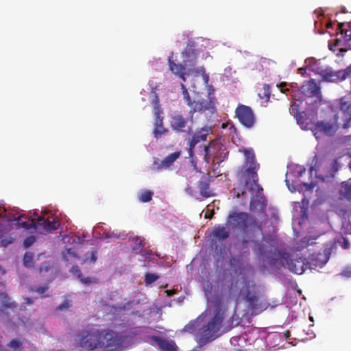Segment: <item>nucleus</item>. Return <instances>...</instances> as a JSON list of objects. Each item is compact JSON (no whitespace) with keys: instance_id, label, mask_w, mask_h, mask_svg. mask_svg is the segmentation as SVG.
Returning <instances> with one entry per match:
<instances>
[{"instance_id":"nucleus-35","label":"nucleus","mask_w":351,"mask_h":351,"mask_svg":"<svg viewBox=\"0 0 351 351\" xmlns=\"http://www.w3.org/2000/svg\"><path fill=\"white\" fill-rule=\"evenodd\" d=\"M78 277L80 278V281L84 285L95 284L97 282V280L95 278L92 279L90 277L83 278L81 275H79Z\"/></svg>"},{"instance_id":"nucleus-54","label":"nucleus","mask_w":351,"mask_h":351,"mask_svg":"<svg viewBox=\"0 0 351 351\" xmlns=\"http://www.w3.org/2000/svg\"><path fill=\"white\" fill-rule=\"evenodd\" d=\"M154 134H155V138H160V137L161 136V135H162V133H158V132H156V133H154Z\"/></svg>"},{"instance_id":"nucleus-52","label":"nucleus","mask_w":351,"mask_h":351,"mask_svg":"<svg viewBox=\"0 0 351 351\" xmlns=\"http://www.w3.org/2000/svg\"><path fill=\"white\" fill-rule=\"evenodd\" d=\"M305 172V169L304 168H300V171H298V175L299 176H301L302 175L303 173Z\"/></svg>"},{"instance_id":"nucleus-15","label":"nucleus","mask_w":351,"mask_h":351,"mask_svg":"<svg viewBox=\"0 0 351 351\" xmlns=\"http://www.w3.org/2000/svg\"><path fill=\"white\" fill-rule=\"evenodd\" d=\"M60 223L56 218L50 220L49 218L39 217L36 221V228L41 233L47 234L58 229Z\"/></svg>"},{"instance_id":"nucleus-58","label":"nucleus","mask_w":351,"mask_h":351,"mask_svg":"<svg viewBox=\"0 0 351 351\" xmlns=\"http://www.w3.org/2000/svg\"><path fill=\"white\" fill-rule=\"evenodd\" d=\"M266 87L268 88L267 86L265 85V95L269 96V93H267V90H266Z\"/></svg>"},{"instance_id":"nucleus-11","label":"nucleus","mask_w":351,"mask_h":351,"mask_svg":"<svg viewBox=\"0 0 351 351\" xmlns=\"http://www.w3.org/2000/svg\"><path fill=\"white\" fill-rule=\"evenodd\" d=\"M236 115L239 122L246 128H251L255 123V117L252 110L246 106L239 105L236 110Z\"/></svg>"},{"instance_id":"nucleus-48","label":"nucleus","mask_w":351,"mask_h":351,"mask_svg":"<svg viewBox=\"0 0 351 351\" xmlns=\"http://www.w3.org/2000/svg\"><path fill=\"white\" fill-rule=\"evenodd\" d=\"M306 69H307L306 67V68H302V67L300 68V69H298V73L299 74L302 75V76H304V75L306 73Z\"/></svg>"},{"instance_id":"nucleus-38","label":"nucleus","mask_w":351,"mask_h":351,"mask_svg":"<svg viewBox=\"0 0 351 351\" xmlns=\"http://www.w3.org/2000/svg\"><path fill=\"white\" fill-rule=\"evenodd\" d=\"M304 112H301L300 114H297L295 117L296 119V121H297V123L298 125H301V128L302 129H304L303 128V125L304 123V122L303 121V118L304 117Z\"/></svg>"},{"instance_id":"nucleus-51","label":"nucleus","mask_w":351,"mask_h":351,"mask_svg":"<svg viewBox=\"0 0 351 351\" xmlns=\"http://www.w3.org/2000/svg\"><path fill=\"white\" fill-rule=\"evenodd\" d=\"M350 243L346 239H343V248L348 249L349 247Z\"/></svg>"},{"instance_id":"nucleus-12","label":"nucleus","mask_w":351,"mask_h":351,"mask_svg":"<svg viewBox=\"0 0 351 351\" xmlns=\"http://www.w3.org/2000/svg\"><path fill=\"white\" fill-rule=\"evenodd\" d=\"M169 66L170 71L176 76L186 82V76L193 75V70L192 68L187 67L185 64L184 65L176 63L173 60V54L168 58Z\"/></svg>"},{"instance_id":"nucleus-19","label":"nucleus","mask_w":351,"mask_h":351,"mask_svg":"<svg viewBox=\"0 0 351 351\" xmlns=\"http://www.w3.org/2000/svg\"><path fill=\"white\" fill-rule=\"evenodd\" d=\"M149 341H154L161 351H176L177 346L174 341H169L156 335L149 337Z\"/></svg>"},{"instance_id":"nucleus-24","label":"nucleus","mask_w":351,"mask_h":351,"mask_svg":"<svg viewBox=\"0 0 351 351\" xmlns=\"http://www.w3.org/2000/svg\"><path fill=\"white\" fill-rule=\"evenodd\" d=\"M0 300L1 306L5 309L16 307V304L10 301V299L6 293H0Z\"/></svg>"},{"instance_id":"nucleus-26","label":"nucleus","mask_w":351,"mask_h":351,"mask_svg":"<svg viewBox=\"0 0 351 351\" xmlns=\"http://www.w3.org/2000/svg\"><path fill=\"white\" fill-rule=\"evenodd\" d=\"M341 193L346 199H351V183L348 182L342 183Z\"/></svg>"},{"instance_id":"nucleus-10","label":"nucleus","mask_w":351,"mask_h":351,"mask_svg":"<svg viewBox=\"0 0 351 351\" xmlns=\"http://www.w3.org/2000/svg\"><path fill=\"white\" fill-rule=\"evenodd\" d=\"M183 63L189 68H192L193 70V75L195 77L201 76L202 74L199 71V69L204 68L203 66L195 67L198 60L200 58V49L197 48L193 42H189L182 52Z\"/></svg>"},{"instance_id":"nucleus-59","label":"nucleus","mask_w":351,"mask_h":351,"mask_svg":"<svg viewBox=\"0 0 351 351\" xmlns=\"http://www.w3.org/2000/svg\"><path fill=\"white\" fill-rule=\"evenodd\" d=\"M331 26H332V24H331V23H328V24H327V25H326V27H327V28H328H328H330Z\"/></svg>"},{"instance_id":"nucleus-39","label":"nucleus","mask_w":351,"mask_h":351,"mask_svg":"<svg viewBox=\"0 0 351 351\" xmlns=\"http://www.w3.org/2000/svg\"><path fill=\"white\" fill-rule=\"evenodd\" d=\"M289 112H290V114H292L293 116H295L297 114H300V112H298V105L295 103V102H293L290 108H289Z\"/></svg>"},{"instance_id":"nucleus-8","label":"nucleus","mask_w":351,"mask_h":351,"mask_svg":"<svg viewBox=\"0 0 351 351\" xmlns=\"http://www.w3.org/2000/svg\"><path fill=\"white\" fill-rule=\"evenodd\" d=\"M278 86L280 89V91L284 93H286L291 90V94L293 97H296L294 91L298 90L306 97H315V102L320 101V88L313 80L304 82L302 86H301L300 88L297 83H291L288 84L286 82H281Z\"/></svg>"},{"instance_id":"nucleus-14","label":"nucleus","mask_w":351,"mask_h":351,"mask_svg":"<svg viewBox=\"0 0 351 351\" xmlns=\"http://www.w3.org/2000/svg\"><path fill=\"white\" fill-rule=\"evenodd\" d=\"M181 151L175 152L169 154L162 160L155 158L153 162V169L155 171H160L163 169L170 167L174 162L180 156Z\"/></svg>"},{"instance_id":"nucleus-7","label":"nucleus","mask_w":351,"mask_h":351,"mask_svg":"<svg viewBox=\"0 0 351 351\" xmlns=\"http://www.w3.org/2000/svg\"><path fill=\"white\" fill-rule=\"evenodd\" d=\"M235 221L239 228L247 236L250 232L258 231L262 232L263 221H258L252 215L244 213H232L228 215V223Z\"/></svg>"},{"instance_id":"nucleus-23","label":"nucleus","mask_w":351,"mask_h":351,"mask_svg":"<svg viewBox=\"0 0 351 351\" xmlns=\"http://www.w3.org/2000/svg\"><path fill=\"white\" fill-rule=\"evenodd\" d=\"M213 237L219 241H223L230 237V231L223 225H217L214 227Z\"/></svg>"},{"instance_id":"nucleus-25","label":"nucleus","mask_w":351,"mask_h":351,"mask_svg":"<svg viewBox=\"0 0 351 351\" xmlns=\"http://www.w3.org/2000/svg\"><path fill=\"white\" fill-rule=\"evenodd\" d=\"M154 193L149 190H145L138 195L139 200L143 203H147L152 199Z\"/></svg>"},{"instance_id":"nucleus-30","label":"nucleus","mask_w":351,"mask_h":351,"mask_svg":"<svg viewBox=\"0 0 351 351\" xmlns=\"http://www.w3.org/2000/svg\"><path fill=\"white\" fill-rule=\"evenodd\" d=\"M238 280L232 281L229 287V295H236L239 293V287L237 285Z\"/></svg>"},{"instance_id":"nucleus-40","label":"nucleus","mask_w":351,"mask_h":351,"mask_svg":"<svg viewBox=\"0 0 351 351\" xmlns=\"http://www.w3.org/2000/svg\"><path fill=\"white\" fill-rule=\"evenodd\" d=\"M204 151L205 152L204 160L206 163L209 162V153H210V145H204Z\"/></svg>"},{"instance_id":"nucleus-37","label":"nucleus","mask_w":351,"mask_h":351,"mask_svg":"<svg viewBox=\"0 0 351 351\" xmlns=\"http://www.w3.org/2000/svg\"><path fill=\"white\" fill-rule=\"evenodd\" d=\"M134 250H138V249L142 248L144 246V245L143 243V240L140 237H135L134 239Z\"/></svg>"},{"instance_id":"nucleus-64","label":"nucleus","mask_w":351,"mask_h":351,"mask_svg":"<svg viewBox=\"0 0 351 351\" xmlns=\"http://www.w3.org/2000/svg\"><path fill=\"white\" fill-rule=\"evenodd\" d=\"M210 217H211V216H210V217H207V215H205V218H210Z\"/></svg>"},{"instance_id":"nucleus-6","label":"nucleus","mask_w":351,"mask_h":351,"mask_svg":"<svg viewBox=\"0 0 351 351\" xmlns=\"http://www.w3.org/2000/svg\"><path fill=\"white\" fill-rule=\"evenodd\" d=\"M225 311V308L221 306L220 303L215 304L213 317L202 329L199 340L201 345H205L218 337V332L221 328L224 318Z\"/></svg>"},{"instance_id":"nucleus-31","label":"nucleus","mask_w":351,"mask_h":351,"mask_svg":"<svg viewBox=\"0 0 351 351\" xmlns=\"http://www.w3.org/2000/svg\"><path fill=\"white\" fill-rule=\"evenodd\" d=\"M158 279V276L154 274L147 273L145 274V282L146 285H151Z\"/></svg>"},{"instance_id":"nucleus-56","label":"nucleus","mask_w":351,"mask_h":351,"mask_svg":"<svg viewBox=\"0 0 351 351\" xmlns=\"http://www.w3.org/2000/svg\"><path fill=\"white\" fill-rule=\"evenodd\" d=\"M248 242H249V240H248V239H247L243 238V239H242V243H243V245H244V244H245V243H248Z\"/></svg>"},{"instance_id":"nucleus-34","label":"nucleus","mask_w":351,"mask_h":351,"mask_svg":"<svg viewBox=\"0 0 351 351\" xmlns=\"http://www.w3.org/2000/svg\"><path fill=\"white\" fill-rule=\"evenodd\" d=\"M8 346L14 350H18L22 347V343L19 339H14L8 343Z\"/></svg>"},{"instance_id":"nucleus-20","label":"nucleus","mask_w":351,"mask_h":351,"mask_svg":"<svg viewBox=\"0 0 351 351\" xmlns=\"http://www.w3.org/2000/svg\"><path fill=\"white\" fill-rule=\"evenodd\" d=\"M344 40L343 34L341 33L340 31L336 34V38L332 41L329 42L328 47L331 51L334 52L338 51L337 55L340 56V53L347 51V48L345 44L343 43Z\"/></svg>"},{"instance_id":"nucleus-63","label":"nucleus","mask_w":351,"mask_h":351,"mask_svg":"<svg viewBox=\"0 0 351 351\" xmlns=\"http://www.w3.org/2000/svg\"><path fill=\"white\" fill-rule=\"evenodd\" d=\"M326 134H329L330 136H331L332 134V133H328V132H326Z\"/></svg>"},{"instance_id":"nucleus-47","label":"nucleus","mask_w":351,"mask_h":351,"mask_svg":"<svg viewBox=\"0 0 351 351\" xmlns=\"http://www.w3.org/2000/svg\"><path fill=\"white\" fill-rule=\"evenodd\" d=\"M152 252L149 250H144L142 253V255L145 257L146 259H150L152 256Z\"/></svg>"},{"instance_id":"nucleus-32","label":"nucleus","mask_w":351,"mask_h":351,"mask_svg":"<svg viewBox=\"0 0 351 351\" xmlns=\"http://www.w3.org/2000/svg\"><path fill=\"white\" fill-rule=\"evenodd\" d=\"M181 86H182V94H183L184 99L185 100V101L186 102V104L189 106H192V102H191L189 94L186 88H185V86L183 84H181Z\"/></svg>"},{"instance_id":"nucleus-46","label":"nucleus","mask_w":351,"mask_h":351,"mask_svg":"<svg viewBox=\"0 0 351 351\" xmlns=\"http://www.w3.org/2000/svg\"><path fill=\"white\" fill-rule=\"evenodd\" d=\"M200 58L202 59L206 60L208 58H212V57L210 56V54L208 52H205L200 50Z\"/></svg>"},{"instance_id":"nucleus-1","label":"nucleus","mask_w":351,"mask_h":351,"mask_svg":"<svg viewBox=\"0 0 351 351\" xmlns=\"http://www.w3.org/2000/svg\"><path fill=\"white\" fill-rule=\"evenodd\" d=\"M128 336L110 329L90 327L77 333L75 343L85 351H117L122 348L124 339Z\"/></svg>"},{"instance_id":"nucleus-22","label":"nucleus","mask_w":351,"mask_h":351,"mask_svg":"<svg viewBox=\"0 0 351 351\" xmlns=\"http://www.w3.org/2000/svg\"><path fill=\"white\" fill-rule=\"evenodd\" d=\"M23 217V215H19L16 217L15 215L12 214L11 216L8 217V220L10 221H16L19 226L27 230L31 229L32 228H36V221L34 219L23 221L21 220Z\"/></svg>"},{"instance_id":"nucleus-28","label":"nucleus","mask_w":351,"mask_h":351,"mask_svg":"<svg viewBox=\"0 0 351 351\" xmlns=\"http://www.w3.org/2000/svg\"><path fill=\"white\" fill-rule=\"evenodd\" d=\"M246 300L248 302L250 307L252 309L256 308L258 306V298L255 295H250L247 294L246 295Z\"/></svg>"},{"instance_id":"nucleus-41","label":"nucleus","mask_w":351,"mask_h":351,"mask_svg":"<svg viewBox=\"0 0 351 351\" xmlns=\"http://www.w3.org/2000/svg\"><path fill=\"white\" fill-rule=\"evenodd\" d=\"M71 302L68 300L64 301L63 303L59 304L57 307L58 310L62 311L66 308H69L71 306Z\"/></svg>"},{"instance_id":"nucleus-16","label":"nucleus","mask_w":351,"mask_h":351,"mask_svg":"<svg viewBox=\"0 0 351 351\" xmlns=\"http://www.w3.org/2000/svg\"><path fill=\"white\" fill-rule=\"evenodd\" d=\"M211 180L212 176L209 173H203L198 182V188L199 189L200 194L205 198H208L213 195V193L210 190Z\"/></svg>"},{"instance_id":"nucleus-4","label":"nucleus","mask_w":351,"mask_h":351,"mask_svg":"<svg viewBox=\"0 0 351 351\" xmlns=\"http://www.w3.org/2000/svg\"><path fill=\"white\" fill-rule=\"evenodd\" d=\"M331 110L334 112L339 110L344 117L343 122L342 123H339L338 121L339 114H335L332 120H324L317 123L316 129L317 132H335L339 129L340 125H343V128H346L347 123L344 121L348 119L351 113V99L348 97H343L335 101L331 105Z\"/></svg>"},{"instance_id":"nucleus-13","label":"nucleus","mask_w":351,"mask_h":351,"mask_svg":"<svg viewBox=\"0 0 351 351\" xmlns=\"http://www.w3.org/2000/svg\"><path fill=\"white\" fill-rule=\"evenodd\" d=\"M208 133L203 134L202 135H197L196 133H195L191 138H190L188 140L187 143V151H188V155L189 158L190 159V162L191 165L193 167L194 169L196 171H198L197 165V159L194 155L193 149L195 147V145L201 142L204 141L206 140Z\"/></svg>"},{"instance_id":"nucleus-62","label":"nucleus","mask_w":351,"mask_h":351,"mask_svg":"<svg viewBox=\"0 0 351 351\" xmlns=\"http://www.w3.org/2000/svg\"><path fill=\"white\" fill-rule=\"evenodd\" d=\"M313 167H311L310 168V171H311V172H312V171H313Z\"/></svg>"},{"instance_id":"nucleus-2","label":"nucleus","mask_w":351,"mask_h":351,"mask_svg":"<svg viewBox=\"0 0 351 351\" xmlns=\"http://www.w3.org/2000/svg\"><path fill=\"white\" fill-rule=\"evenodd\" d=\"M239 151L243 152L245 155V162L240 168L241 180L250 191H257V195L250 201V210L251 211L260 210L264 217L263 221H266L267 217L265 213V199L261 194L263 189L258 183V176L257 172L260 168V165L256 160L252 148L239 149Z\"/></svg>"},{"instance_id":"nucleus-27","label":"nucleus","mask_w":351,"mask_h":351,"mask_svg":"<svg viewBox=\"0 0 351 351\" xmlns=\"http://www.w3.org/2000/svg\"><path fill=\"white\" fill-rule=\"evenodd\" d=\"M23 265L26 267H32L34 265V254L31 252H26L23 256Z\"/></svg>"},{"instance_id":"nucleus-53","label":"nucleus","mask_w":351,"mask_h":351,"mask_svg":"<svg viewBox=\"0 0 351 351\" xmlns=\"http://www.w3.org/2000/svg\"><path fill=\"white\" fill-rule=\"evenodd\" d=\"M211 130V128H202L201 132H209V130Z\"/></svg>"},{"instance_id":"nucleus-55","label":"nucleus","mask_w":351,"mask_h":351,"mask_svg":"<svg viewBox=\"0 0 351 351\" xmlns=\"http://www.w3.org/2000/svg\"><path fill=\"white\" fill-rule=\"evenodd\" d=\"M67 253L69 254H72V255L74 254V252H73L71 248H69V249L67 250Z\"/></svg>"},{"instance_id":"nucleus-29","label":"nucleus","mask_w":351,"mask_h":351,"mask_svg":"<svg viewBox=\"0 0 351 351\" xmlns=\"http://www.w3.org/2000/svg\"><path fill=\"white\" fill-rule=\"evenodd\" d=\"M48 289H49L48 285H45L44 286L35 287L32 288V291L36 292L37 293L40 295L42 298H47V297L49 296V295H43V293H45Z\"/></svg>"},{"instance_id":"nucleus-43","label":"nucleus","mask_w":351,"mask_h":351,"mask_svg":"<svg viewBox=\"0 0 351 351\" xmlns=\"http://www.w3.org/2000/svg\"><path fill=\"white\" fill-rule=\"evenodd\" d=\"M302 185L305 187L306 191H312L315 186V184L313 182H311L310 184L303 183Z\"/></svg>"},{"instance_id":"nucleus-5","label":"nucleus","mask_w":351,"mask_h":351,"mask_svg":"<svg viewBox=\"0 0 351 351\" xmlns=\"http://www.w3.org/2000/svg\"><path fill=\"white\" fill-rule=\"evenodd\" d=\"M305 64L308 70L320 75L324 81L328 82L344 80L351 75V64L346 69L337 71H333L330 68L322 65L320 60H315L314 58H306Z\"/></svg>"},{"instance_id":"nucleus-18","label":"nucleus","mask_w":351,"mask_h":351,"mask_svg":"<svg viewBox=\"0 0 351 351\" xmlns=\"http://www.w3.org/2000/svg\"><path fill=\"white\" fill-rule=\"evenodd\" d=\"M153 113L155 119L154 128L153 132H167L166 130L163 128V117L162 116V110L160 108L157 97H156V102L154 106Z\"/></svg>"},{"instance_id":"nucleus-21","label":"nucleus","mask_w":351,"mask_h":351,"mask_svg":"<svg viewBox=\"0 0 351 351\" xmlns=\"http://www.w3.org/2000/svg\"><path fill=\"white\" fill-rule=\"evenodd\" d=\"M350 23H337V28L341 33L343 34L344 40L343 43L345 44L347 50L351 49V29Z\"/></svg>"},{"instance_id":"nucleus-9","label":"nucleus","mask_w":351,"mask_h":351,"mask_svg":"<svg viewBox=\"0 0 351 351\" xmlns=\"http://www.w3.org/2000/svg\"><path fill=\"white\" fill-rule=\"evenodd\" d=\"M199 71L202 74L204 85L206 88L207 99L195 101L193 103H192V106H190L195 112L208 110L209 112L213 113L215 111V107L213 101L214 97L213 95L214 93L215 89L213 86L208 84L209 76L206 73V72H204V70L203 69H199Z\"/></svg>"},{"instance_id":"nucleus-17","label":"nucleus","mask_w":351,"mask_h":351,"mask_svg":"<svg viewBox=\"0 0 351 351\" xmlns=\"http://www.w3.org/2000/svg\"><path fill=\"white\" fill-rule=\"evenodd\" d=\"M191 121L185 119L184 117L178 113L172 114L171 118V125L172 128L178 132H185L183 129L187 128L191 130L189 124Z\"/></svg>"},{"instance_id":"nucleus-61","label":"nucleus","mask_w":351,"mask_h":351,"mask_svg":"<svg viewBox=\"0 0 351 351\" xmlns=\"http://www.w3.org/2000/svg\"><path fill=\"white\" fill-rule=\"evenodd\" d=\"M317 134H318V133H317V132H315V133H314V135L315 136L316 138H318V136H317Z\"/></svg>"},{"instance_id":"nucleus-60","label":"nucleus","mask_w":351,"mask_h":351,"mask_svg":"<svg viewBox=\"0 0 351 351\" xmlns=\"http://www.w3.org/2000/svg\"><path fill=\"white\" fill-rule=\"evenodd\" d=\"M347 120L351 121V112H350V114L349 115V117H348Z\"/></svg>"},{"instance_id":"nucleus-36","label":"nucleus","mask_w":351,"mask_h":351,"mask_svg":"<svg viewBox=\"0 0 351 351\" xmlns=\"http://www.w3.org/2000/svg\"><path fill=\"white\" fill-rule=\"evenodd\" d=\"M310 239L307 237H304L298 244V249H302L306 247L309 245Z\"/></svg>"},{"instance_id":"nucleus-42","label":"nucleus","mask_w":351,"mask_h":351,"mask_svg":"<svg viewBox=\"0 0 351 351\" xmlns=\"http://www.w3.org/2000/svg\"><path fill=\"white\" fill-rule=\"evenodd\" d=\"M221 128L223 129H228L230 132H236V129L232 123H222Z\"/></svg>"},{"instance_id":"nucleus-44","label":"nucleus","mask_w":351,"mask_h":351,"mask_svg":"<svg viewBox=\"0 0 351 351\" xmlns=\"http://www.w3.org/2000/svg\"><path fill=\"white\" fill-rule=\"evenodd\" d=\"M149 86L151 89V93L155 94V90L156 89L157 84L154 81H149Z\"/></svg>"},{"instance_id":"nucleus-49","label":"nucleus","mask_w":351,"mask_h":351,"mask_svg":"<svg viewBox=\"0 0 351 351\" xmlns=\"http://www.w3.org/2000/svg\"><path fill=\"white\" fill-rule=\"evenodd\" d=\"M97 260V254L95 252H92L91 256H90V261L92 262H95Z\"/></svg>"},{"instance_id":"nucleus-45","label":"nucleus","mask_w":351,"mask_h":351,"mask_svg":"<svg viewBox=\"0 0 351 351\" xmlns=\"http://www.w3.org/2000/svg\"><path fill=\"white\" fill-rule=\"evenodd\" d=\"M183 330L185 332H192L194 331V326L193 325H186L184 327Z\"/></svg>"},{"instance_id":"nucleus-33","label":"nucleus","mask_w":351,"mask_h":351,"mask_svg":"<svg viewBox=\"0 0 351 351\" xmlns=\"http://www.w3.org/2000/svg\"><path fill=\"white\" fill-rule=\"evenodd\" d=\"M36 241V237L33 235H30L26 237L23 241V245L25 248L30 247Z\"/></svg>"},{"instance_id":"nucleus-50","label":"nucleus","mask_w":351,"mask_h":351,"mask_svg":"<svg viewBox=\"0 0 351 351\" xmlns=\"http://www.w3.org/2000/svg\"><path fill=\"white\" fill-rule=\"evenodd\" d=\"M342 274L346 277H351V270H344L343 271Z\"/></svg>"},{"instance_id":"nucleus-3","label":"nucleus","mask_w":351,"mask_h":351,"mask_svg":"<svg viewBox=\"0 0 351 351\" xmlns=\"http://www.w3.org/2000/svg\"><path fill=\"white\" fill-rule=\"evenodd\" d=\"M258 252L259 256L263 258V261H267L271 265H274L280 256L285 262L289 270L296 274H302L304 273L306 265V258L298 257L291 258L289 253H280L275 250L274 252L266 250V246L263 243H258Z\"/></svg>"},{"instance_id":"nucleus-57","label":"nucleus","mask_w":351,"mask_h":351,"mask_svg":"<svg viewBox=\"0 0 351 351\" xmlns=\"http://www.w3.org/2000/svg\"><path fill=\"white\" fill-rule=\"evenodd\" d=\"M26 300H27V303H28V304H31V303H32V302H33L32 299L29 298H27L26 299Z\"/></svg>"}]
</instances>
